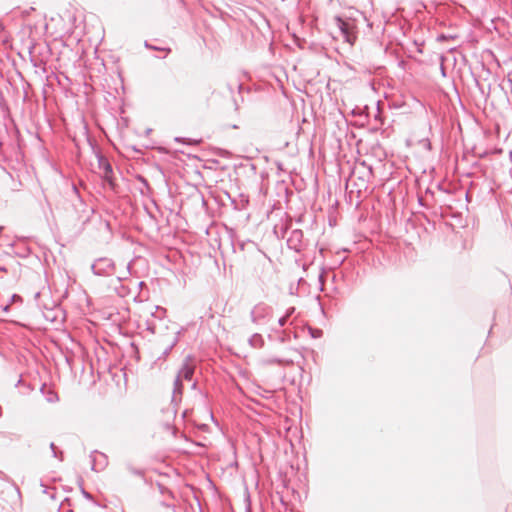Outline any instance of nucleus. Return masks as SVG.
Instances as JSON below:
<instances>
[{"instance_id": "nucleus-1", "label": "nucleus", "mask_w": 512, "mask_h": 512, "mask_svg": "<svg viewBox=\"0 0 512 512\" xmlns=\"http://www.w3.org/2000/svg\"><path fill=\"white\" fill-rule=\"evenodd\" d=\"M55 211L60 225L74 235L83 232L94 213V209L83 200L75 184H72L67 196H61L57 200Z\"/></svg>"}, {"instance_id": "nucleus-2", "label": "nucleus", "mask_w": 512, "mask_h": 512, "mask_svg": "<svg viewBox=\"0 0 512 512\" xmlns=\"http://www.w3.org/2000/svg\"><path fill=\"white\" fill-rule=\"evenodd\" d=\"M92 149L95 153L98 162V168L103 171L102 179L109 185L112 190L116 189V181L113 177V167L109 160L102 154L101 150L92 145Z\"/></svg>"}, {"instance_id": "nucleus-3", "label": "nucleus", "mask_w": 512, "mask_h": 512, "mask_svg": "<svg viewBox=\"0 0 512 512\" xmlns=\"http://www.w3.org/2000/svg\"><path fill=\"white\" fill-rule=\"evenodd\" d=\"M273 316V309L265 303L256 304L250 311V319L257 326L267 324Z\"/></svg>"}, {"instance_id": "nucleus-4", "label": "nucleus", "mask_w": 512, "mask_h": 512, "mask_svg": "<svg viewBox=\"0 0 512 512\" xmlns=\"http://www.w3.org/2000/svg\"><path fill=\"white\" fill-rule=\"evenodd\" d=\"M334 22L336 26L339 28L345 42L351 45L354 44L357 38L354 31V25L349 20L344 19L340 15H336L334 17Z\"/></svg>"}, {"instance_id": "nucleus-5", "label": "nucleus", "mask_w": 512, "mask_h": 512, "mask_svg": "<svg viewBox=\"0 0 512 512\" xmlns=\"http://www.w3.org/2000/svg\"><path fill=\"white\" fill-rule=\"evenodd\" d=\"M91 269L97 276H110L114 273L115 263L111 258L101 257L94 261Z\"/></svg>"}, {"instance_id": "nucleus-6", "label": "nucleus", "mask_w": 512, "mask_h": 512, "mask_svg": "<svg viewBox=\"0 0 512 512\" xmlns=\"http://www.w3.org/2000/svg\"><path fill=\"white\" fill-rule=\"evenodd\" d=\"M287 247L296 253H301L307 247L304 233L301 229H293L287 238Z\"/></svg>"}, {"instance_id": "nucleus-7", "label": "nucleus", "mask_w": 512, "mask_h": 512, "mask_svg": "<svg viewBox=\"0 0 512 512\" xmlns=\"http://www.w3.org/2000/svg\"><path fill=\"white\" fill-rule=\"evenodd\" d=\"M190 356H187L184 360L176 377H180L181 380L191 381L194 375L195 366L190 363Z\"/></svg>"}, {"instance_id": "nucleus-8", "label": "nucleus", "mask_w": 512, "mask_h": 512, "mask_svg": "<svg viewBox=\"0 0 512 512\" xmlns=\"http://www.w3.org/2000/svg\"><path fill=\"white\" fill-rule=\"evenodd\" d=\"M91 459V469L94 471H98L103 469L107 464V457L104 453H100L97 450H94L90 454Z\"/></svg>"}, {"instance_id": "nucleus-9", "label": "nucleus", "mask_w": 512, "mask_h": 512, "mask_svg": "<svg viewBox=\"0 0 512 512\" xmlns=\"http://www.w3.org/2000/svg\"><path fill=\"white\" fill-rule=\"evenodd\" d=\"M424 198L427 200L430 208L433 210V214L437 215V209H441V206L437 207L436 205L440 202V200L436 196V192L433 188H426L425 192L422 194Z\"/></svg>"}, {"instance_id": "nucleus-10", "label": "nucleus", "mask_w": 512, "mask_h": 512, "mask_svg": "<svg viewBox=\"0 0 512 512\" xmlns=\"http://www.w3.org/2000/svg\"><path fill=\"white\" fill-rule=\"evenodd\" d=\"M11 250V253L15 254L20 258H26L31 253V249L25 243L12 244Z\"/></svg>"}, {"instance_id": "nucleus-11", "label": "nucleus", "mask_w": 512, "mask_h": 512, "mask_svg": "<svg viewBox=\"0 0 512 512\" xmlns=\"http://www.w3.org/2000/svg\"><path fill=\"white\" fill-rule=\"evenodd\" d=\"M261 364L268 366V365H280V366H287L293 364L292 360L284 359V358H278V357H270L265 358L261 360Z\"/></svg>"}, {"instance_id": "nucleus-12", "label": "nucleus", "mask_w": 512, "mask_h": 512, "mask_svg": "<svg viewBox=\"0 0 512 512\" xmlns=\"http://www.w3.org/2000/svg\"><path fill=\"white\" fill-rule=\"evenodd\" d=\"M248 344L252 347V348H255V349H260V348H263L264 345H265V341H264V338L261 334L259 333H254L250 336V338L248 339Z\"/></svg>"}, {"instance_id": "nucleus-13", "label": "nucleus", "mask_w": 512, "mask_h": 512, "mask_svg": "<svg viewBox=\"0 0 512 512\" xmlns=\"http://www.w3.org/2000/svg\"><path fill=\"white\" fill-rule=\"evenodd\" d=\"M183 383L180 377H176L174 380V388H173V395H172V402H175L177 397L179 396V400H181L182 394H183Z\"/></svg>"}, {"instance_id": "nucleus-14", "label": "nucleus", "mask_w": 512, "mask_h": 512, "mask_svg": "<svg viewBox=\"0 0 512 512\" xmlns=\"http://www.w3.org/2000/svg\"><path fill=\"white\" fill-rule=\"evenodd\" d=\"M41 392L46 396V400L50 403L57 402L59 400L58 394L54 390L47 388L46 384L41 386Z\"/></svg>"}, {"instance_id": "nucleus-15", "label": "nucleus", "mask_w": 512, "mask_h": 512, "mask_svg": "<svg viewBox=\"0 0 512 512\" xmlns=\"http://www.w3.org/2000/svg\"><path fill=\"white\" fill-rule=\"evenodd\" d=\"M179 331L176 332V335L173 339V341L164 349V351L162 352V355L159 356L158 359H165L169 354L170 352L172 351V349L175 347V345L177 344L179 338H178V335H179Z\"/></svg>"}, {"instance_id": "nucleus-16", "label": "nucleus", "mask_w": 512, "mask_h": 512, "mask_svg": "<svg viewBox=\"0 0 512 512\" xmlns=\"http://www.w3.org/2000/svg\"><path fill=\"white\" fill-rule=\"evenodd\" d=\"M137 180L142 184V186L144 187L140 189V193L142 195H146L147 194V191H150L151 190V187H150V184L148 182V180L142 176V175H137Z\"/></svg>"}, {"instance_id": "nucleus-17", "label": "nucleus", "mask_w": 512, "mask_h": 512, "mask_svg": "<svg viewBox=\"0 0 512 512\" xmlns=\"http://www.w3.org/2000/svg\"><path fill=\"white\" fill-rule=\"evenodd\" d=\"M199 394H200V396H201V400H202L203 404H204V405H205V407H206L207 412L209 413V417H210V419H211L213 422H215V418H214L213 412H212V410L207 406V398H208V394H207V393H205V392H203V391H201V390H199Z\"/></svg>"}, {"instance_id": "nucleus-18", "label": "nucleus", "mask_w": 512, "mask_h": 512, "mask_svg": "<svg viewBox=\"0 0 512 512\" xmlns=\"http://www.w3.org/2000/svg\"><path fill=\"white\" fill-rule=\"evenodd\" d=\"M30 61L35 68L41 69L43 71V73L46 72V64L43 62L42 59H38V58L31 56Z\"/></svg>"}, {"instance_id": "nucleus-19", "label": "nucleus", "mask_w": 512, "mask_h": 512, "mask_svg": "<svg viewBox=\"0 0 512 512\" xmlns=\"http://www.w3.org/2000/svg\"><path fill=\"white\" fill-rule=\"evenodd\" d=\"M291 339V333L287 332L286 330H282L278 333L276 340L280 343H286L289 342Z\"/></svg>"}, {"instance_id": "nucleus-20", "label": "nucleus", "mask_w": 512, "mask_h": 512, "mask_svg": "<svg viewBox=\"0 0 512 512\" xmlns=\"http://www.w3.org/2000/svg\"><path fill=\"white\" fill-rule=\"evenodd\" d=\"M166 314V309L162 308L160 306H155V311L151 313V316L158 319L159 321L162 320V318Z\"/></svg>"}, {"instance_id": "nucleus-21", "label": "nucleus", "mask_w": 512, "mask_h": 512, "mask_svg": "<svg viewBox=\"0 0 512 512\" xmlns=\"http://www.w3.org/2000/svg\"><path fill=\"white\" fill-rule=\"evenodd\" d=\"M49 447L51 449L53 457L59 458L62 461L63 460V452L59 451L53 442L50 443Z\"/></svg>"}, {"instance_id": "nucleus-22", "label": "nucleus", "mask_w": 512, "mask_h": 512, "mask_svg": "<svg viewBox=\"0 0 512 512\" xmlns=\"http://www.w3.org/2000/svg\"><path fill=\"white\" fill-rule=\"evenodd\" d=\"M457 38V35L455 34H445L441 33L437 36V41L439 42H445L447 40H455Z\"/></svg>"}, {"instance_id": "nucleus-23", "label": "nucleus", "mask_w": 512, "mask_h": 512, "mask_svg": "<svg viewBox=\"0 0 512 512\" xmlns=\"http://www.w3.org/2000/svg\"><path fill=\"white\" fill-rule=\"evenodd\" d=\"M146 329H147L150 333H152V334H156V333H157V331H158V326H157V324H156V322H155V321H149V320H147V322H146Z\"/></svg>"}, {"instance_id": "nucleus-24", "label": "nucleus", "mask_w": 512, "mask_h": 512, "mask_svg": "<svg viewBox=\"0 0 512 512\" xmlns=\"http://www.w3.org/2000/svg\"><path fill=\"white\" fill-rule=\"evenodd\" d=\"M309 334L312 338L317 339L322 337L323 331L319 328H311L309 327Z\"/></svg>"}, {"instance_id": "nucleus-25", "label": "nucleus", "mask_w": 512, "mask_h": 512, "mask_svg": "<svg viewBox=\"0 0 512 512\" xmlns=\"http://www.w3.org/2000/svg\"><path fill=\"white\" fill-rule=\"evenodd\" d=\"M418 204L425 209H431L427 200L424 198L422 194L418 195Z\"/></svg>"}, {"instance_id": "nucleus-26", "label": "nucleus", "mask_w": 512, "mask_h": 512, "mask_svg": "<svg viewBox=\"0 0 512 512\" xmlns=\"http://www.w3.org/2000/svg\"><path fill=\"white\" fill-rule=\"evenodd\" d=\"M287 231H288V227L287 226H282L280 228V232H278L276 228L274 229V232H275V234H277L278 238H284L286 233H287Z\"/></svg>"}, {"instance_id": "nucleus-27", "label": "nucleus", "mask_w": 512, "mask_h": 512, "mask_svg": "<svg viewBox=\"0 0 512 512\" xmlns=\"http://www.w3.org/2000/svg\"><path fill=\"white\" fill-rule=\"evenodd\" d=\"M158 488H159V491H160L161 494L168 493L171 497H173L172 492L167 487H165L164 485L158 483Z\"/></svg>"}, {"instance_id": "nucleus-28", "label": "nucleus", "mask_w": 512, "mask_h": 512, "mask_svg": "<svg viewBox=\"0 0 512 512\" xmlns=\"http://www.w3.org/2000/svg\"><path fill=\"white\" fill-rule=\"evenodd\" d=\"M16 302H20L21 303L22 302V297L20 295H18V294H13L10 297V300H9L8 303H10V305H11L12 303H16Z\"/></svg>"}, {"instance_id": "nucleus-29", "label": "nucleus", "mask_w": 512, "mask_h": 512, "mask_svg": "<svg viewBox=\"0 0 512 512\" xmlns=\"http://www.w3.org/2000/svg\"><path fill=\"white\" fill-rule=\"evenodd\" d=\"M128 469L134 475H137V476H143L144 475V472L141 469H137V468H133V467H129Z\"/></svg>"}, {"instance_id": "nucleus-30", "label": "nucleus", "mask_w": 512, "mask_h": 512, "mask_svg": "<svg viewBox=\"0 0 512 512\" xmlns=\"http://www.w3.org/2000/svg\"><path fill=\"white\" fill-rule=\"evenodd\" d=\"M287 321H288L287 316L283 315L282 317H280V318L278 319V325H279V327H283V326L287 323Z\"/></svg>"}, {"instance_id": "nucleus-31", "label": "nucleus", "mask_w": 512, "mask_h": 512, "mask_svg": "<svg viewBox=\"0 0 512 512\" xmlns=\"http://www.w3.org/2000/svg\"><path fill=\"white\" fill-rule=\"evenodd\" d=\"M436 189L440 192H443V193H449V190L445 189L443 187V184L441 182H438L436 185H435Z\"/></svg>"}, {"instance_id": "nucleus-32", "label": "nucleus", "mask_w": 512, "mask_h": 512, "mask_svg": "<svg viewBox=\"0 0 512 512\" xmlns=\"http://www.w3.org/2000/svg\"><path fill=\"white\" fill-rule=\"evenodd\" d=\"M150 50L166 51L167 53H169L171 51L170 48H162V47H158V46H155V45H152V48H150Z\"/></svg>"}, {"instance_id": "nucleus-33", "label": "nucleus", "mask_w": 512, "mask_h": 512, "mask_svg": "<svg viewBox=\"0 0 512 512\" xmlns=\"http://www.w3.org/2000/svg\"><path fill=\"white\" fill-rule=\"evenodd\" d=\"M81 493H82V495H83L86 499H88V500H92V499H93V498H92V495H91L89 492H87L83 487H81Z\"/></svg>"}, {"instance_id": "nucleus-34", "label": "nucleus", "mask_w": 512, "mask_h": 512, "mask_svg": "<svg viewBox=\"0 0 512 512\" xmlns=\"http://www.w3.org/2000/svg\"><path fill=\"white\" fill-rule=\"evenodd\" d=\"M324 281H325L324 272H321V273L319 274V282H320V289H321V290H323Z\"/></svg>"}, {"instance_id": "nucleus-35", "label": "nucleus", "mask_w": 512, "mask_h": 512, "mask_svg": "<svg viewBox=\"0 0 512 512\" xmlns=\"http://www.w3.org/2000/svg\"><path fill=\"white\" fill-rule=\"evenodd\" d=\"M161 505L167 507L168 509H170V512H176L175 506L172 505V504H168V503L162 501Z\"/></svg>"}, {"instance_id": "nucleus-36", "label": "nucleus", "mask_w": 512, "mask_h": 512, "mask_svg": "<svg viewBox=\"0 0 512 512\" xmlns=\"http://www.w3.org/2000/svg\"><path fill=\"white\" fill-rule=\"evenodd\" d=\"M295 312V307H289L287 310H286V313H285V316H287V318L289 319L290 316H292Z\"/></svg>"}, {"instance_id": "nucleus-37", "label": "nucleus", "mask_w": 512, "mask_h": 512, "mask_svg": "<svg viewBox=\"0 0 512 512\" xmlns=\"http://www.w3.org/2000/svg\"><path fill=\"white\" fill-rule=\"evenodd\" d=\"M197 428H198L199 430L203 431V432H206V431H208L209 426H208L207 424L202 423V424H198V425H197Z\"/></svg>"}, {"instance_id": "nucleus-38", "label": "nucleus", "mask_w": 512, "mask_h": 512, "mask_svg": "<svg viewBox=\"0 0 512 512\" xmlns=\"http://www.w3.org/2000/svg\"><path fill=\"white\" fill-rule=\"evenodd\" d=\"M298 292V286L294 287L293 284L290 285V294L295 295Z\"/></svg>"}, {"instance_id": "nucleus-39", "label": "nucleus", "mask_w": 512, "mask_h": 512, "mask_svg": "<svg viewBox=\"0 0 512 512\" xmlns=\"http://www.w3.org/2000/svg\"><path fill=\"white\" fill-rule=\"evenodd\" d=\"M1 307H2V310H3L4 312H8V311H9V309H10V303H7V304H5V305H2Z\"/></svg>"}, {"instance_id": "nucleus-40", "label": "nucleus", "mask_w": 512, "mask_h": 512, "mask_svg": "<svg viewBox=\"0 0 512 512\" xmlns=\"http://www.w3.org/2000/svg\"><path fill=\"white\" fill-rule=\"evenodd\" d=\"M227 88L229 90V92L233 95L234 93V86L230 83H227Z\"/></svg>"}, {"instance_id": "nucleus-41", "label": "nucleus", "mask_w": 512, "mask_h": 512, "mask_svg": "<svg viewBox=\"0 0 512 512\" xmlns=\"http://www.w3.org/2000/svg\"><path fill=\"white\" fill-rule=\"evenodd\" d=\"M237 89H238V92L241 93V91L244 89V86L242 83H238L237 84Z\"/></svg>"}, {"instance_id": "nucleus-42", "label": "nucleus", "mask_w": 512, "mask_h": 512, "mask_svg": "<svg viewBox=\"0 0 512 512\" xmlns=\"http://www.w3.org/2000/svg\"><path fill=\"white\" fill-rule=\"evenodd\" d=\"M144 47L147 48V49H150L152 48V44H150L147 40L144 41Z\"/></svg>"}, {"instance_id": "nucleus-43", "label": "nucleus", "mask_w": 512, "mask_h": 512, "mask_svg": "<svg viewBox=\"0 0 512 512\" xmlns=\"http://www.w3.org/2000/svg\"><path fill=\"white\" fill-rule=\"evenodd\" d=\"M233 102H234L235 110H238L239 109V104H238L237 100L233 98Z\"/></svg>"}, {"instance_id": "nucleus-44", "label": "nucleus", "mask_w": 512, "mask_h": 512, "mask_svg": "<svg viewBox=\"0 0 512 512\" xmlns=\"http://www.w3.org/2000/svg\"><path fill=\"white\" fill-rule=\"evenodd\" d=\"M197 387H198V384H197V382H196V381H194V382L192 383V385H191V388H192L193 390H196V389H197Z\"/></svg>"}, {"instance_id": "nucleus-45", "label": "nucleus", "mask_w": 512, "mask_h": 512, "mask_svg": "<svg viewBox=\"0 0 512 512\" xmlns=\"http://www.w3.org/2000/svg\"><path fill=\"white\" fill-rule=\"evenodd\" d=\"M304 282H305L304 278L300 277V278L298 279L297 286H299L300 284H302V283H304Z\"/></svg>"}, {"instance_id": "nucleus-46", "label": "nucleus", "mask_w": 512, "mask_h": 512, "mask_svg": "<svg viewBox=\"0 0 512 512\" xmlns=\"http://www.w3.org/2000/svg\"><path fill=\"white\" fill-rule=\"evenodd\" d=\"M188 413H189V410H187V409H186V410L182 413V417H183V418H186V417H187V415H188Z\"/></svg>"}, {"instance_id": "nucleus-47", "label": "nucleus", "mask_w": 512, "mask_h": 512, "mask_svg": "<svg viewBox=\"0 0 512 512\" xmlns=\"http://www.w3.org/2000/svg\"><path fill=\"white\" fill-rule=\"evenodd\" d=\"M182 140H184V138H181V137H176V138H175V141H176V142H182Z\"/></svg>"}, {"instance_id": "nucleus-48", "label": "nucleus", "mask_w": 512, "mask_h": 512, "mask_svg": "<svg viewBox=\"0 0 512 512\" xmlns=\"http://www.w3.org/2000/svg\"><path fill=\"white\" fill-rule=\"evenodd\" d=\"M230 244H231V246H232L233 251L235 252V246H234V243H233V241H232V240L230 241Z\"/></svg>"}, {"instance_id": "nucleus-49", "label": "nucleus", "mask_w": 512, "mask_h": 512, "mask_svg": "<svg viewBox=\"0 0 512 512\" xmlns=\"http://www.w3.org/2000/svg\"><path fill=\"white\" fill-rule=\"evenodd\" d=\"M138 285H139V287H142V286H144V285H145V282L140 281V282L138 283Z\"/></svg>"}, {"instance_id": "nucleus-50", "label": "nucleus", "mask_w": 512, "mask_h": 512, "mask_svg": "<svg viewBox=\"0 0 512 512\" xmlns=\"http://www.w3.org/2000/svg\"><path fill=\"white\" fill-rule=\"evenodd\" d=\"M70 361H71V359H70L69 357H66V362H67L69 365H71V362H70Z\"/></svg>"}, {"instance_id": "nucleus-51", "label": "nucleus", "mask_w": 512, "mask_h": 512, "mask_svg": "<svg viewBox=\"0 0 512 512\" xmlns=\"http://www.w3.org/2000/svg\"><path fill=\"white\" fill-rule=\"evenodd\" d=\"M21 382H22V379L20 378V379L18 380V382L16 383V386H18L19 384H21Z\"/></svg>"}, {"instance_id": "nucleus-52", "label": "nucleus", "mask_w": 512, "mask_h": 512, "mask_svg": "<svg viewBox=\"0 0 512 512\" xmlns=\"http://www.w3.org/2000/svg\"><path fill=\"white\" fill-rule=\"evenodd\" d=\"M280 501H281V503H282V504H284V505H285V502H284V500H283V497H282V496L280 497Z\"/></svg>"}, {"instance_id": "nucleus-53", "label": "nucleus", "mask_w": 512, "mask_h": 512, "mask_svg": "<svg viewBox=\"0 0 512 512\" xmlns=\"http://www.w3.org/2000/svg\"><path fill=\"white\" fill-rule=\"evenodd\" d=\"M239 245H240L241 250H243V248H244V244H243V243H240Z\"/></svg>"}, {"instance_id": "nucleus-54", "label": "nucleus", "mask_w": 512, "mask_h": 512, "mask_svg": "<svg viewBox=\"0 0 512 512\" xmlns=\"http://www.w3.org/2000/svg\"><path fill=\"white\" fill-rule=\"evenodd\" d=\"M424 217H425V219L427 220V222H430V219L428 218V216H427V215H425Z\"/></svg>"}, {"instance_id": "nucleus-55", "label": "nucleus", "mask_w": 512, "mask_h": 512, "mask_svg": "<svg viewBox=\"0 0 512 512\" xmlns=\"http://www.w3.org/2000/svg\"><path fill=\"white\" fill-rule=\"evenodd\" d=\"M0 271H6L5 267H0Z\"/></svg>"}, {"instance_id": "nucleus-56", "label": "nucleus", "mask_w": 512, "mask_h": 512, "mask_svg": "<svg viewBox=\"0 0 512 512\" xmlns=\"http://www.w3.org/2000/svg\"><path fill=\"white\" fill-rule=\"evenodd\" d=\"M278 168L282 169V164L281 163H278Z\"/></svg>"}, {"instance_id": "nucleus-57", "label": "nucleus", "mask_w": 512, "mask_h": 512, "mask_svg": "<svg viewBox=\"0 0 512 512\" xmlns=\"http://www.w3.org/2000/svg\"><path fill=\"white\" fill-rule=\"evenodd\" d=\"M427 146H428V148L430 149V148H431V143H430V142H428Z\"/></svg>"}, {"instance_id": "nucleus-58", "label": "nucleus", "mask_w": 512, "mask_h": 512, "mask_svg": "<svg viewBox=\"0 0 512 512\" xmlns=\"http://www.w3.org/2000/svg\"><path fill=\"white\" fill-rule=\"evenodd\" d=\"M2 229H3V228L0 226V232L2 231Z\"/></svg>"}]
</instances>
